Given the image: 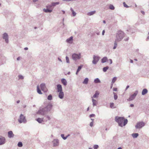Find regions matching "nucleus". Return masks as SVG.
<instances>
[{
    "label": "nucleus",
    "instance_id": "nucleus-42",
    "mask_svg": "<svg viewBox=\"0 0 149 149\" xmlns=\"http://www.w3.org/2000/svg\"><path fill=\"white\" fill-rule=\"evenodd\" d=\"M65 58H66V62L67 63H69L70 61H69V58L68 56H66V57Z\"/></svg>",
    "mask_w": 149,
    "mask_h": 149
},
{
    "label": "nucleus",
    "instance_id": "nucleus-54",
    "mask_svg": "<svg viewBox=\"0 0 149 149\" xmlns=\"http://www.w3.org/2000/svg\"><path fill=\"white\" fill-rule=\"evenodd\" d=\"M89 117L90 118L93 117V114H92L90 115Z\"/></svg>",
    "mask_w": 149,
    "mask_h": 149
},
{
    "label": "nucleus",
    "instance_id": "nucleus-35",
    "mask_svg": "<svg viewBox=\"0 0 149 149\" xmlns=\"http://www.w3.org/2000/svg\"><path fill=\"white\" fill-rule=\"evenodd\" d=\"M83 66V65H81L79 66H78V68L77 70V71L79 72L80 71V70L81 69Z\"/></svg>",
    "mask_w": 149,
    "mask_h": 149
},
{
    "label": "nucleus",
    "instance_id": "nucleus-56",
    "mask_svg": "<svg viewBox=\"0 0 149 149\" xmlns=\"http://www.w3.org/2000/svg\"><path fill=\"white\" fill-rule=\"evenodd\" d=\"M130 62L131 63H133V60L131 59H130Z\"/></svg>",
    "mask_w": 149,
    "mask_h": 149
},
{
    "label": "nucleus",
    "instance_id": "nucleus-39",
    "mask_svg": "<svg viewBox=\"0 0 149 149\" xmlns=\"http://www.w3.org/2000/svg\"><path fill=\"white\" fill-rule=\"evenodd\" d=\"M123 4L124 6V7L126 8H128L129 7V6L127 5L125 3V2H123Z\"/></svg>",
    "mask_w": 149,
    "mask_h": 149
},
{
    "label": "nucleus",
    "instance_id": "nucleus-63",
    "mask_svg": "<svg viewBox=\"0 0 149 149\" xmlns=\"http://www.w3.org/2000/svg\"><path fill=\"white\" fill-rule=\"evenodd\" d=\"M20 102V101L19 100H18L17 101V103H19Z\"/></svg>",
    "mask_w": 149,
    "mask_h": 149
},
{
    "label": "nucleus",
    "instance_id": "nucleus-27",
    "mask_svg": "<svg viewBox=\"0 0 149 149\" xmlns=\"http://www.w3.org/2000/svg\"><path fill=\"white\" fill-rule=\"evenodd\" d=\"M37 92L38 93L40 94H42V93L41 90L40 89L38 86H37Z\"/></svg>",
    "mask_w": 149,
    "mask_h": 149
},
{
    "label": "nucleus",
    "instance_id": "nucleus-6",
    "mask_svg": "<svg viewBox=\"0 0 149 149\" xmlns=\"http://www.w3.org/2000/svg\"><path fill=\"white\" fill-rule=\"evenodd\" d=\"M72 57L73 59L76 61L80 58L81 54H72Z\"/></svg>",
    "mask_w": 149,
    "mask_h": 149
},
{
    "label": "nucleus",
    "instance_id": "nucleus-1",
    "mask_svg": "<svg viewBox=\"0 0 149 149\" xmlns=\"http://www.w3.org/2000/svg\"><path fill=\"white\" fill-rule=\"evenodd\" d=\"M115 120L117 122L118 125L121 127L123 126H125L127 123L128 120L127 119H125L124 117L116 116L115 118Z\"/></svg>",
    "mask_w": 149,
    "mask_h": 149
},
{
    "label": "nucleus",
    "instance_id": "nucleus-14",
    "mask_svg": "<svg viewBox=\"0 0 149 149\" xmlns=\"http://www.w3.org/2000/svg\"><path fill=\"white\" fill-rule=\"evenodd\" d=\"M57 89L58 92H60L62 91V86L60 84H58L57 85Z\"/></svg>",
    "mask_w": 149,
    "mask_h": 149
},
{
    "label": "nucleus",
    "instance_id": "nucleus-29",
    "mask_svg": "<svg viewBox=\"0 0 149 149\" xmlns=\"http://www.w3.org/2000/svg\"><path fill=\"white\" fill-rule=\"evenodd\" d=\"M118 42V41H116V40H115L114 43V46H113V49H115L117 47V42Z\"/></svg>",
    "mask_w": 149,
    "mask_h": 149
},
{
    "label": "nucleus",
    "instance_id": "nucleus-26",
    "mask_svg": "<svg viewBox=\"0 0 149 149\" xmlns=\"http://www.w3.org/2000/svg\"><path fill=\"white\" fill-rule=\"evenodd\" d=\"M110 107L112 109H114L116 108V107L114 106V104L113 102L110 103Z\"/></svg>",
    "mask_w": 149,
    "mask_h": 149
},
{
    "label": "nucleus",
    "instance_id": "nucleus-20",
    "mask_svg": "<svg viewBox=\"0 0 149 149\" xmlns=\"http://www.w3.org/2000/svg\"><path fill=\"white\" fill-rule=\"evenodd\" d=\"M148 91L146 88H144L142 91V95H144L148 93Z\"/></svg>",
    "mask_w": 149,
    "mask_h": 149
},
{
    "label": "nucleus",
    "instance_id": "nucleus-37",
    "mask_svg": "<svg viewBox=\"0 0 149 149\" xmlns=\"http://www.w3.org/2000/svg\"><path fill=\"white\" fill-rule=\"evenodd\" d=\"M113 94L114 95V98L115 100H116L118 98V96L116 93L113 92Z\"/></svg>",
    "mask_w": 149,
    "mask_h": 149
},
{
    "label": "nucleus",
    "instance_id": "nucleus-47",
    "mask_svg": "<svg viewBox=\"0 0 149 149\" xmlns=\"http://www.w3.org/2000/svg\"><path fill=\"white\" fill-rule=\"evenodd\" d=\"M96 101L94 99V106L96 105Z\"/></svg>",
    "mask_w": 149,
    "mask_h": 149
},
{
    "label": "nucleus",
    "instance_id": "nucleus-59",
    "mask_svg": "<svg viewBox=\"0 0 149 149\" xmlns=\"http://www.w3.org/2000/svg\"><path fill=\"white\" fill-rule=\"evenodd\" d=\"M149 40V36H148V37H147L146 39V40Z\"/></svg>",
    "mask_w": 149,
    "mask_h": 149
},
{
    "label": "nucleus",
    "instance_id": "nucleus-19",
    "mask_svg": "<svg viewBox=\"0 0 149 149\" xmlns=\"http://www.w3.org/2000/svg\"><path fill=\"white\" fill-rule=\"evenodd\" d=\"M62 83L64 85L66 86L67 85V82L65 79H62L61 80Z\"/></svg>",
    "mask_w": 149,
    "mask_h": 149
},
{
    "label": "nucleus",
    "instance_id": "nucleus-64",
    "mask_svg": "<svg viewBox=\"0 0 149 149\" xmlns=\"http://www.w3.org/2000/svg\"><path fill=\"white\" fill-rule=\"evenodd\" d=\"M117 149H122V148L121 147H119Z\"/></svg>",
    "mask_w": 149,
    "mask_h": 149
},
{
    "label": "nucleus",
    "instance_id": "nucleus-60",
    "mask_svg": "<svg viewBox=\"0 0 149 149\" xmlns=\"http://www.w3.org/2000/svg\"><path fill=\"white\" fill-rule=\"evenodd\" d=\"M129 37H128L127 38L125 39V40L126 41H127L129 40Z\"/></svg>",
    "mask_w": 149,
    "mask_h": 149
},
{
    "label": "nucleus",
    "instance_id": "nucleus-30",
    "mask_svg": "<svg viewBox=\"0 0 149 149\" xmlns=\"http://www.w3.org/2000/svg\"><path fill=\"white\" fill-rule=\"evenodd\" d=\"M99 93L98 91H96L95 94L94 95V98L97 97L99 95Z\"/></svg>",
    "mask_w": 149,
    "mask_h": 149
},
{
    "label": "nucleus",
    "instance_id": "nucleus-3",
    "mask_svg": "<svg viewBox=\"0 0 149 149\" xmlns=\"http://www.w3.org/2000/svg\"><path fill=\"white\" fill-rule=\"evenodd\" d=\"M145 125V123L143 121H139L137 122L135 126L136 129H140L144 127Z\"/></svg>",
    "mask_w": 149,
    "mask_h": 149
},
{
    "label": "nucleus",
    "instance_id": "nucleus-10",
    "mask_svg": "<svg viewBox=\"0 0 149 149\" xmlns=\"http://www.w3.org/2000/svg\"><path fill=\"white\" fill-rule=\"evenodd\" d=\"M40 87L41 90L43 91L44 92H46L47 91V88L45 84L44 83L41 84L40 85Z\"/></svg>",
    "mask_w": 149,
    "mask_h": 149
},
{
    "label": "nucleus",
    "instance_id": "nucleus-24",
    "mask_svg": "<svg viewBox=\"0 0 149 149\" xmlns=\"http://www.w3.org/2000/svg\"><path fill=\"white\" fill-rule=\"evenodd\" d=\"M43 11L45 13H51L52 11V10H49L48 9L44 8L43 9Z\"/></svg>",
    "mask_w": 149,
    "mask_h": 149
},
{
    "label": "nucleus",
    "instance_id": "nucleus-22",
    "mask_svg": "<svg viewBox=\"0 0 149 149\" xmlns=\"http://www.w3.org/2000/svg\"><path fill=\"white\" fill-rule=\"evenodd\" d=\"M139 134L137 133H134L132 134V136L134 138H136L139 136Z\"/></svg>",
    "mask_w": 149,
    "mask_h": 149
},
{
    "label": "nucleus",
    "instance_id": "nucleus-44",
    "mask_svg": "<svg viewBox=\"0 0 149 149\" xmlns=\"http://www.w3.org/2000/svg\"><path fill=\"white\" fill-rule=\"evenodd\" d=\"M72 13L73 16H75L76 15V13L74 11H72Z\"/></svg>",
    "mask_w": 149,
    "mask_h": 149
},
{
    "label": "nucleus",
    "instance_id": "nucleus-38",
    "mask_svg": "<svg viewBox=\"0 0 149 149\" xmlns=\"http://www.w3.org/2000/svg\"><path fill=\"white\" fill-rule=\"evenodd\" d=\"M18 77H19V79H23L24 78V77L21 75H18Z\"/></svg>",
    "mask_w": 149,
    "mask_h": 149
},
{
    "label": "nucleus",
    "instance_id": "nucleus-49",
    "mask_svg": "<svg viewBox=\"0 0 149 149\" xmlns=\"http://www.w3.org/2000/svg\"><path fill=\"white\" fill-rule=\"evenodd\" d=\"M109 61L110 62V64H112V60L111 59H109Z\"/></svg>",
    "mask_w": 149,
    "mask_h": 149
},
{
    "label": "nucleus",
    "instance_id": "nucleus-61",
    "mask_svg": "<svg viewBox=\"0 0 149 149\" xmlns=\"http://www.w3.org/2000/svg\"><path fill=\"white\" fill-rule=\"evenodd\" d=\"M32 0L34 2H35L38 1V0Z\"/></svg>",
    "mask_w": 149,
    "mask_h": 149
},
{
    "label": "nucleus",
    "instance_id": "nucleus-34",
    "mask_svg": "<svg viewBox=\"0 0 149 149\" xmlns=\"http://www.w3.org/2000/svg\"><path fill=\"white\" fill-rule=\"evenodd\" d=\"M116 79H117L116 77H114L112 80L111 83L113 84L116 81Z\"/></svg>",
    "mask_w": 149,
    "mask_h": 149
},
{
    "label": "nucleus",
    "instance_id": "nucleus-9",
    "mask_svg": "<svg viewBox=\"0 0 149 149\" xmlns=\"http://www.w3.org/2000/svg\"><path fill=\"white\" fill-rule=\"evenodd\" d=\"M3 38L4 39L6 43H8V36L7 33H4L3 35Z\"/></svg>",
    "mask_w": 149,
    "mask_h": 149
},
{
    "label": "nucleus",
    "instance_id": "nucleus-48",
    "mask_svg": "<svg viewBox=\"0 0 149 149\" xmlns=\"http://www.w3.org/2000/svg\"><path fill=\"white\" fill-rule=\"evenodd\" d=\"M113 90L114 91H116L117 90V88H113Z\"/></svg>",
    "mask_w": 149,
    "mask_h": 149
},
{
    "label": "nucleus",
    "instance_id": "nucleus-55",
    "mask_svg": "<svg viewBox=\"0 0 149 149\" xmlns=\"http://www.w3.org/2000/svg\"><path fill=\"white\" fill-rule=\"evenodd\" d=\"M20 57H18L17 58V60L19 61L20 59Z\"/></svg>",
    "mask_w": 149,
    "mask_h": 149
},
{
    "label": "nucleus",
    "instance_id": "nucleus-7",
    "mask_svg": "<svg viewBox=\"0 0 149 149\" xmlns=\"http://www.w3.org/2000/svg\"><path fill=\"white\" fill-rule=\"evenodd\" d=\"M46 111L44 109V108H40V109L37 112V114L41 115L44 116L46 114Z\"/></svg>",
    "mask_w": 149,
    "mask_h": 149
},
{
    "label": "nucleus",
    "instance_id": "nucleus-8",
    "mask_svg": "<svg viewBox=\"0 0 149 149\" xmlns=\"http://www.w3.org/2000/svg\"><path fill=\"white\" fill-rule=\"evenodd\" d=\"M6 142V139L4 137L0 136V145L4 144Z\"/></svg>",
    "mask_w": 149,
    "mask_h": 149
},
{
    "label": "nucleus",
    "instance_id": "nucleus-33",
    "mask_svg": "<svg viewBox=\"0 0 149 149\" xmlns=\"http://www.w3.org/2000/svg\"><path fill=\"white\" fill-rule=\"evenodd\" d=\"M47 99L48 100H52V95H49L48 96Z\"/></svg>",
    "mask_w": 149,
    "mask_h": 149
},
{
    "label": "nucleus",
    "instance_id": "nucleus-58",
    "mask_svg": "<svg viewBox=\"0 0 149 149\" xmlns=\"http://www.w3.org/2000/svg\"><path fill=\"white\" fill-rule=\"evenodd\" d=\"M25 50H27L28 49V47H26L24 48V49Z\"/></svg>",
    "mask_w": 149,
    "mask_h": 149
},
{
    "label": "nucleus",
    "instance_id": "nucleus-31",
    "mask_svg": "<svg viewBox=\"0 0 149 149\" xmlns=\"http://www.w3.org/2000/svg\"><path fill=\"white\" fill-rule=\"evenodd\" d=\"M109 68V67L108 66L104 67L103 68V71L104 72H105L107 71V70H108Z\"/></svg>",
    "mask_w": 149,
    "mask_h": 149
},
{
    "label": "nucleus",
    "instance_id": "nucleus-16",
    "mask_svg": "<svg viewBox=\"0 0 149 149\" xmlns=\"http://www.w3.org/2000/svg\"><path fill=\"white\" fill-rule=\"evenodd\" d=\"M14 136L12 131H10L8 132V136L9 138L13 137Z\"/></svg>",
    "mask_w": 149,
    "mask_h": 149
},
{
    "label": "nucleus",
    "instance_id": "nucleus-18",
    "mask_svg": "<svg viewBox=\"0 0 149 149\" xmlns=\"http://www.w3.org/2000/svg\"><path fill=\"white\" fill-rule=\"evenodd\" d=\"M59 94L58 95V97L61 99H62L64 97V94L63 91L59 92Z\"/></svg>",
    "mask_w": 149,
    "mask_h": 149
},
{
    "label": "nucleus",
    "instance_id": "nucleus-52",
    "mask_svg": "<svg viewBox=\"0 0 149 149\" xmlns=\"http://www.w3.org/2000/svg\"><path fill=\"white\" fill-rule=\"evenodd\" d=\"M104 33H105V30H103V31H102V35H104Z\"/></svg>",
    "mask_w": 149,
    "mask_h": 149
},
{
    "label": "nucleus",
    "instance_id": "nucleus-28",
    "mask_svg": "<svg viewBox=\"0 0 149 149\" xmlns=\"http://www.w3.org/2000/svg\"><path fill=\"white\" fill-rule=\"evenodd\" d=\"M94 82L95 83H100V81L98 78H97L95 79Z\"/></svg>",
    "mask_w": 149,
    "mask_h": 149
},
{
    "label": "nucleus",
    "instance_id": "nucleus-53",
    "mask_svg": "<svg viewBox=\"0 0 149 149\" xmlns=\"http://www.w3.org/2000/svg\"><path fill=\"white\" fill-rule=\"evenodd\" d=\"M130 106L131 107H134V105L133 104H130Z\"/></svg>",
    "mask_w": 149,
    "mask_h": 149
},
{
    "label": "nucleus",
    "instance_id": "nucleus-4",
    "mask_svg": "<svg viewBox=\"0 0 149 149\" xmlns=\"http://www.w3.org/2000/svg\"><path fill=\"white\" fill-rule=\"evenodd\" d=\"M18 121L19 123H26V120L25 118V117L22 114H21L19 116V118L18 120Z\"/></svg>",
    "mask_w": 149,
    "mask_h": 149
},
{
    "label": "nucleus",
    "instance_id": "nucleus-46",
    "mask_svg": "<svg viewBox=\"0 0 149 149\" xmlns=\"http://www.w3.org/2000/svg\"><path fill=\"white\" fill-rule=\"evenodd\" d=\"M45 116L46 117V118L48 119V120H50L51 118L49 116Z\"/></svg>",
    "mask_w": 149,
    "mask_h": 149
},
{
    "label": "nucleus",
    "instance_id": "nucleus-40",
    "mask_svg": "<svg viewBox=\"0 0 149 149\" xmlns=\"http://www.w3.org/2000/svg\"><path fill=\"white\" fill-rule=\"evenodd\" d=\"M61 136L64 140H65L67 139V137H66V136L65 137L64 135L63 134H61Z\"/></svg>",
    "mask_w": 149,
    "mask_h": 149
},
{
    "label": "nucleus",
    "instance_id": "nucleus-13",
    "mask_svg": "<svg viewBox=\"0 0 149 149\" xmlns=\"http://www.w3.org/2000/svg\"><path fill=\"white\" fill-rule=\"evenodd\" d=\"M100 57L98 56H94V64H96L100 59Z\"/></svg>",
    "mask_w": 149,
    "mask_h": 149
},
{
    "label": "nucleus",
    "instance_id": "nucleus-2",
    "mask_svg": "<svg viewBox=\"0 0 149 149\" xmlns=\"http://www.w3.org/2000/svg\"><path fill=\"white\" fill-rule=\"evenodd\" d=\"M124 32L122 31H119L117 33L116 38L115 39L116 41H121L124 37Z\"/></svg>",
    "mask_w": 149,
    "mask_h": 149
},
{
    "label": "nucleus",
    "instance_id": "nucleus-11",
    "mask_svg": "<svg viewBox=\"0 0 149 149\" xmlns=\"http://www.w3.org/2000/svg\"><path fill=\"white\" fill-rule=\"evenodd\" d=\"M52 105L51 104H49L46 107L44 108V109L45 111L47 112L50 111L52 108Z\"/></svg>",
    "mask_w": 149,
    "mask_h": 149
},
{
    "label": "nucleus",
    "instance_id": "nucleus-12",
    "mask_svg": "<svg viewBox=\"0 0 149 149\" xmlns=\"http://www.w3.org/2000/svg\"><path fill=\"white\" fill-rule=\"evenodd\" d=\"M53 146L55 147L59 145V140L58 139H54L52 141Z\"/></svg>",
    "mask_w": 149,
    "mask_h": 149
},
{
    "label": "nucleus",
    "instance_id": "nucleus-51",
    "mask_svg": "<svg viewBox=\"0 0 149 149\" xmlns=\"http://www.w3.org/2000/svg\"><path fill=\"white\" fill-rule=\"evenodd\" d=\"M130 87L129 86L127 85L125 88V90L126 91Z\"/></svg>",
    "mask_w": 149,
    "mask_h": 149
},
{
    "label": "nucleus",
    "instance_id": "nucleus-43",
    "mask_svg": "<svg viewBox=\"0 0 149 149\" xmlns=\"http://www.w3.org/2000/svg\"><path fill=\"white\" fill-rule=\"evenodd\" d=\"M99 147V146L97 145H94V149H97Z\"/></svg>",
    "mask_w": 149,
    "mask_h": 149
},
{
    "label": "nucleus",
    "instance_id": "nucleus-50",
    "mask_svg": "<svg viewBox=\"0 0 149 149\" xmlns=\"http://www.w3.org/2000/svg\"><path fill=\"white\" fill-rule=\"evenodd\" d=\"M141 12L143 15H145V12L144 11L141 10Z\"/></svg>",
    "mask_w": 149,
    "mask_h": 149
},
{
    "label": "nucleus",
    "instance_id": "nucleus-32",
    "mask_svg": "<svg viewBox=\"0 0 149 149\" xmlns=\"http://www.w3.org/2000/svg\"><path fill=\"white\" fill-rule=\"evenodd\" d=\"M109 8L111 10H114L115 9V7L113 5L110 4L109 6Z\"/></svg>",
    "mask_w": 149,
    "mask_h": 149
},
{
    "label": "nucleus",
    "instance_id": "nucleus-23",
    "mask_svg": "<svg viewBox=\"0 0 149 149\" xmlns=\"http://www.w3.org/2000/svg\"><path fill=\"white\" fill-rule=\"evenodd\" d=\"M43 118H38L36 119V120L39 123H41L43 121Z\"/></svg>",
    "mask_w": 149,
    "mask_h": 149
},
{
    "label": "nucleus",
    "instance_id": "nucleus-17",
    "mask_svg": "<svg viewBox=\"0 0 149 149\" xmlns=\"http://www.w3.org/2000/svg\"><path fill=\"white\" fill-rule=\"evenodd\" d=\"M108 60L106 56L104 57L101 59V62L104 63L108 61Z\"/></svg>",
    "mask_w": 149,
    "mask_h": 149
},
{
    "label": "nucleus",
    "instance_id": "nucleus-5",
    "mask_svg": "<svg viewBox=\"0 0 149 149\" xmlns=\"http://www.w3.org/2000/svg\"><path fill=\"white\" fill-rule=\"evenodd\" d=\"M138 91H136L132 95H131L127 100L129 101H131L133 100L136 97L138 94Z\"/></svg>",
    "mask_w": 149,
    "mask_h": 149
},
{
    "label": "nucleus",
    "instance_id": "nucleus-25",
    "mask_svg": "<svg viewBox=\"0 0 149 149\" xmlns=\"http://www.w3.org/2000/svg\"><path fill=\"white\" fill-rule=\"evenodd\" d=\"M88 78H85L84 81L83 82V83L84 84H87L88 83Z\"/></svg>",
    "mask_w": 149,
    "mask_h": 149
},
{
    "label": "nucleus",
    "instance_id": "nucleus-21",
    "mask_svg": "<svg viewBox=\"0 0 149 149\" xmlns=\"http://www.w3.org/2000/svg\"><path fill=\"white\" fill-rule=\"evenodd\" d=\"M59 4V2H52L51 4V5L49 6L50 7H52V6H55L56 5H58Z\"/></svg>",
    "mask_w": 149,
    "mask_h": 149
},
{
    "label": "nucleus",
    "instance_id": "nucleus-41",
    "mask_svg": "<svg viewBox=\"0 0 149 149\" xmlns=\"http://www.w3.org/2000/svg\"><path fill=\"white\" fill-rule=\"evenodd\" d=\"M87 15L89 16H91L93 15V11L88 12Z\"/></svg>",
    "mask_w": 149,
    "mask_h": 149
},
{
    "label": "nucleus",
    "instance_id": "nucleus-15",
    "mask_svg": "<svg viewBox=\"0 0 149 149\" xmlns=\"http://www.w3.org/2000/svg\"><path fill=\"white\" fill-rule=\"evenodd\" d=\"M73 40V37L72 36L70 37V38L67 39L66 40V42L69 43H72Z\"/></svg>",
    "mask_w": 149,
    "mask_h": 149
},
{
    "label": "nucleus",
    "instance_id": "nucleus-36",
    "mask_svg": "<svg viewBox=\"0 0 149 149\" xmlns=\"http://www.w3.org/2000/svg\"><path fill=\"white\" fill-rule=\"evenodd\" d=\"M17 146L18 147H22L23 146L22 143L21 142H19L18 143Z\"/></svg>",
    "mask_w": 149,
    "mask_h": 149
},
{
    "label": "nucleus",
    "instance_id": "nucleus-45",
    "mask_svg": "<svg viewBox=\"0 0 149 149\" xmlns=\"http://www.w3.org/2000/svg\"><path fill=\"white\" fill-rule=\"evenodd\" d=\"M90 125L91 127H92L93 126V121H92L90 124Z\"/></svg>",
    "mask_w": 149,
    "mask_h": 149
},
{
    "label": "nucleus",
    "instance_id": "nucleus-62",
    "mask_svg": "<svg viewBox=\"0 0 149 149\" xmlns=\"http://www.w3.org/2000/svg\"><path fill=\"white\" fill-rule=\"evenodd\" d=\"M79 72V71H77H77H76V74L77 75L78 74V73Z\"/></svg>",
    "mask_w": 149,
    "mask_h": 149
},
{
    "label": "nucleus",
    "instance_id": "nucleus-57",
    "mask_svg": "<svg viewBox=\"0 0 149 149\" xmlns=\"http://www.w3.org/2000/svg\"><path fill=\"white\" fill-rule=\"evenodd\" d=\"M58 60L60 61H61V62H62V61L59 58H58Z\"/></svg>",
    "mask_w": 149,
    "mask_h": 149
}]
</instances>
